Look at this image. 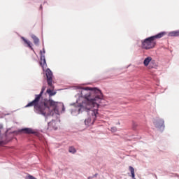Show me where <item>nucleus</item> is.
<instances>
[{
    "label": "nucleus",
    "mask_w": 179,
    "mask_h": 179,
    "mask_svg": "<svg viewBox=\"0 0 179 179\" xmlns=\"http://www.w3.org/2000/svg\"><path fill=\"white\" fill-rule=\"evenodd\" d=\"M55 105L52 106H49V110L45 112L43 117L45 118V122H48V124L50 125L51 121H54V119L52 118L55 115L56 117H58L59 115V107H62V111H65V106H64V103L61 102H57L55 101Z\"/></svg>",
    "instance_id": "3"
},
{
    "label": "nucleus",
    "mask_w": 179,
    "mask_h": 179,
    "mask_svg": "<svg viewBox=\"0 0 179 179\" xmlns=\"http://www.w3.org/2000/svg\"><path fill=\"white\" fill-rule=\"evenodd\" d=\"M164 36H166V31L159 32L155 36H150L141 41L143 48L145 50L155 48V46L156 45V42H155V40H156V38H162V37H164Z\"/></svg>",
    "instance_id": "4"
},
{
    "label": "nucleus",
    "mask_w": 179,
    "mask_h": 179,
    "mask_svg": "<svg viewBox=\"0 0 179 179\" xmlns=\"http://www.w3.org/2000/svg\"><path fill=\"white\" fill-rule=\"evenodd\" d=\"M27 134L28 135H35V136H38V133L34 129L29 127L23 128L19 129L18 131H15V134Z\"/></svg>",
    "instance_id": "7"
},
{
    "label": "nucleus",
    "mask_w": 179,
    "mask_h": 179,
    "mask_svg": "<svg viewBox=\"0 0 179 179\" xmlns=\"http://www.w3.org/2000/svg\"><path fill=\"white\" fill-rule=\"evenodd\" d=\"M3 128V126L2 124H0V129H2Z\"/></svg>",
    "instance_id": "18"
},
{
    "label": "nucleus",
    "mask_w": 179,
    "mask_h": 179,
    "mask_svg": "<svg viewBox=\"0 0 179 179\" xmlns=\"http://www.w3.org/2000/svg\"><path fill=\"white\" fill-rule=\"evenodd\" d=\"M98 174L97 173H95L92 177L93 178H94V177H97Z\"/></svg>",
    "instance_id": "16"
},
{
    "label": "nucleus",
    "mask_w": 179,
    "mask_h": 179,
    "mask_svg": "<svg viewBox=\"0 0 179 179\" xmlns=\"http://www.w3.org/2000/svg\"><path fill=\"white\" fill-rule=\"evenodd\" d=\"M155 60L151 61V64H155Z\"/></svg>",
    "instance_id": "21"
},
{
    "label": "nucleus",
    "mask_w": 179,
    "mask_h": 179,
    "mask_svg": "<svg viewBox=\"0 0 179 179\" xmlns=\"http://www.w3.org/2000/svg\"><path fill=\"white\" fill-rule=\"evenodd\" d=\"M76 89L78 90V93L75 96L78 99L76 103H71L70 106H74V108L71 110V115L74 117L79 115L80 113L90 110L92 107L99 108V103L103 99V93L96 87H82L76 86Z\"/></svg>",
    "instance_id": "1"
},
{
    "label": "nucleus",
    "mask_w": 179,
    "mask_h": 179,
    "mask_svg": "<svg viewBox=\"0 0 179 179\" xmlns=\"http://www.w3.org/2000/svg\"><path fill=\"white\" fill-rule=\"evenodd\" d=\"M41 9H43V6L42 5H41Z\"/></svg>",
    "instance_id": "22"
},
{
    "label": "nucleus",
    "mask_w": 179,
    "mask_h": 179,
    "mask_svg": "<svg viewBox=\"0 0 179 179\" xmlns=\"http://www.w3.org/2000/svg\"><path fill=\"white\" fill-rule=\"evenodd\" d=\"M40 54H41V61L42 62H41V65L43 67L44 65H45V66H47V62L45 61V55H43V51H40Z\"/></svg>",
    "instance_id": "10"
},
{
    "label": "nucleus",
    "mask_w": 179,
    "mask_h": 179,
    "mask_svg": "<svg viewBox=\"0 0 179 179\" xmlns=\"http://www.w3.org/2000/svg\"><path fill=\"white\" fill-rule=\"evenodd\" d=\"M3 144V142L0 141V146H2Z\"/></svg>",
    "instance_id": "19"
},
{
    "label": "nucleus",
    "mask_w": 179,
    "mask_h": 179,
    "mask_svg": "<svg viewBox=\"0 0 179 179\" xmlns=\"http://www.w3.org/2000/svg\"><path fill=\"white\" fill-rule=\"evenodd\" d=\"M117 124L120 125V122H118Z\"/></svg>",
    "instance_id": "23"
},
{
    "label": "nucleus",
    "mask_w": 179,
    "mask_h": 179,
    "mask_svg": "<svg viewBox=\"0 0 179 179\" xmlns=\"http://www.w3.org/2000/svg\"><path fill=\"white\" fill-rule=\"evenodd\" d=\"M69 153H72L73 155H75V152H76V149H75V148L73 147H70L69 148Z\"/></svg>",
    "instance_id": "14"
},
{
    "label": "nucleus",
    "mask_w": 179,
    "mask_h": 179,
    "mask_svg": "<svg viewBox=\"0 0 179 179\" xmlns=\"http://www.w3.org/2000/svg\"><path fill=\"white\" fill-rule=\"evenodd\" d=\"M31 38L34 40V43L35 45H38V43H40V39L36 36L34 34L31 35Z\"/></svg>",
    "instance_id": "12"
},
{
    "label": "nucleus",
    "mask_w": 179,
    "mask_h": 179,
    "mask_svg": "<svg viewBox=\"0 0 179 179\" xmlns=\"http://www.w3.org/2000/svg\"><path fill=\"white\" fill-rule=\"evenodd\" d=\"M92 178H93V176H90L87 178V179H92Z\"/></svg>",
    "instance_id": "20"
},
{
    "label": "nucleus",
    "mask_w": 179,
    "mask_h": 179,
    "mask_svg": "<svg viewBox=\"0 0 179 179\" xmlns=\"http://www.w3.org/2000/svg\"><path fill=\"white\" fill-rule=\"evenodd\" d=\"M169 37H179V30L169 32Z\"/></svg>",
    "instance_id": "11"
},
{
    "label": "nucleus",
    "mask_w": 179,
    "mask_h": 179,
    "mask_svg": "<svg viewBox=\"0 0 179 179\" xmlns=\"http://www.w3.org/2000/svg\"><path fill=\"white\" fill-rule=\"evenodd\" d=\"M45 75L47 83L50 87L47 89L46 93L49 94V97H52V96H55L57 94V92L54 91L55 87L52 84L54 83V81L52 80V76H54V75L52 74V71L50 69H46Z\"/></svg>",
    "instance_id": "5"
},
{
    "label": "nucleus",
    "mask_w": 179,
    "mask_h": 179,
    "mask_svg": "<svg viewBox=\"0 0 179 179\" xmlns=\"http://www.w3.org/2000/svg\"><path fill=\"white\" fill-rule=\"evenodd\" d=\"M99 108L92 107L87 110V113L88 114V118L85 120V125H93L94 124V121L97 119L99 116Z\"/></svg>",
    "instance_id": "6"
},
{
    "label": "nucleus",
    "mask_w": 179,
    "mask_h": 179,
    "mask_svg": "<svg viewBox=\"0 0 179 179\" xmlns=\"http://www.w3.org/2000/svg\"><path fill=\"white\" fill-rule=\"evenodd\" d=\"M46 87H45V85H43L40 94H36L35 99L32 101L28 103L25 108H27V107L34 106V112L36 114H38L39 115H44L45 113L50 110V107L57 104V103H55V101L51 98H49V99L45 98L40 102L44 92H45Z\"/></svg>",
    "instance_id": "2"
},
{
    "label": "nucleus",
    "mask_w": 179,
    "mask_h": 179,
    "mask_svg": "<svg viewBox=\"0 0 179 179\" xmlns=\"http://www.w3.org/2000/svg\"><path fill=\"white\" fill-rule=\"evenodd\" d=\"M153 124L156 127V128H158V129L161 131V132H163V131H164V120L157 117L154 119Z\"/></svg>",
    "instance_id": "8"
},
{
    "label": "nucleus",
    "mask_w": 179,
    "mask_h": 179,
    "mask_svg": "<svg viewBox=\"0 0 179 179\" xmlns=\"http://www.w3.org/2000/svg\"><path fill=\"white\" fill-rule=\"evenodd\" d=\"M110 131L111 132H117V127H111Z\"/></svg>",
    "instance_id": "15"
},
{
    "label": "nucleus",
    "mask_w": 179,
    "mask_h": 179,
    "mask_svg": "<svg viewBox=\"0 0 179 179\" xmlns=\"http://www.w3.org/2000/svg\"><path fill=\"white\" fill-rule=\"evenodd\" d=\"M151 61H152V57H146L143 61L144 66H148L149 64H150Z\"/></svg>",
    "instance_id": "13"
},
{
    "label": "nucleus",
    "mask_w": 179,
    "mask_h": 179,
    "mask_svg": "<svg viewBox=\"0 0 179 179\" xmlns=\"http://www.w3.org/2000/svg\"><path fill=\"white\" fill-rule=\"evenodd\" d=\"M43 53L45 54V49L43 48Z\"/></svg>",
    "instance_id": "17"
},
{
    "label": "nucleus",
    "mask_w": 179,
    "mask_h": 179,
    "mask_svg": "<svg viewBox=\"0 0 179 179\" xmlns=\"http://www.w3.org/2000/svg\"><path fill=\"white\" fill-rule=\"evenodd\" d=\"M21 38L22 39V41H24V43L25 44L27 45V47L29 48H30V50H31V51H34V49L33 48V43H31V42H30V41H28L27 39H26L24 37L22 36Z\"/></svg>",
    "instance_id": "9"
}]
</instances>
